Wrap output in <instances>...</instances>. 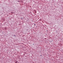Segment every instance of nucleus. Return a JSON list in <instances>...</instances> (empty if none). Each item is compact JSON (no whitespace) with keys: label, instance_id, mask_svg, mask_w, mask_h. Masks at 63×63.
<instances>
[{"label":"nucleus","instance_id":"obj_1","mask_svg":"<svg viewBox=\"0 0 63 63\" xmlns=\"http://www.w3.org/2000/svg\"><path fill=\"white\" fill-rule=\"evenodd\" d=\"M34 11L35 12V14H36V13H37V12H36V10H35Z\"/></svg>","mask_w":63,"mask_h":63},{"label":"nucleus","instance_id":"obj_2","mask_svg":"<svg viewBox=\"0 0 63 63\" xmlns=\"http://www.w3.org/2000/svg\"><path fill=\"white\" fill-rule=\"evenodd\" d=\"M18 2H20V1H18Z\"/></svg>","mask_w":63,"mask_h":63},{"label":"nucleus","instance_id":"obj_3","mask_svg":"<svg viewBox=\"0 0 63 63\" xmlns=\"http://www.w3.org/2000/svg\"><path fill=\"white\" fill-rule=\"evenodd\" d=\"M16 63H17V62H16Z\"/></svg>","mask_w":63,"mask_h":63},{"label":"nucleus","instance_id":"obj_4","mask_svg":"<svg viewBox=\"0 0 63 63\" xmlns=\"http://www.w3.org/2000/svg\"><path fill=\"white\" fill-rule=\"evenodd\" d=\"M34 25H36L35 24H34Z\"/></svg>","mask_w":63,"mask_h":63},{"label":"nucleus","instance_id":"obj_5","mask_svg":"<svg viewBox=\"0 0 63 63\" xmlns=\"http://www.w3.org/2000/svg\"><path fill=\"white\" fill-rule=\"evenodd\" d=\"M41 56H42V55H41Z\"/></svg>","mask_w":63,"mask_h":63}]
</instances>
